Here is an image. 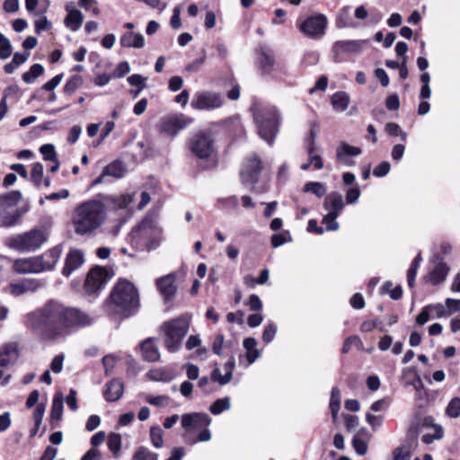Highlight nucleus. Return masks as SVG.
<instances>
[{"instance_id":"39","label":"nucleus","mask_w":460,"mask_h":460,"mask_svg":"<svg viewBox=\"0 0 460 460\" xmlns=\"http://www.w3.org/2000/svg\"><path fill=\"white\" fill-rule=\"evenodd\" d=\"M110 200L113 204L114 208L123 209L128 208V206L133 201V195L123 194L118 197H111Z\"/></svg>"},{"instance_id":"36","label":"nucleus","mask_w":460,"mask_h":460,"mask_svg":"<svg viewBox=\"0 0 460 460\" xmlns=\"http://www.w3.org/2000/svg\"><path fill=\"white\" fill-rule=\"evenodd\" d=\"M44 72V67L40 64H34L31 66L30 70L22 75V80L26 84L33 83L36 78L40 76Z\"/></svg>"},{"instance_id":"16","label":"nucleus","mask_w":460,"mask_h":460,"mask_svg":"<svg viewBox=\"0 0 460 460\" xmlns=\"http://www.w3.org/2000/svg\"><path fill=\"white\" fill-rule=\"evenodd\" d=\"M181 422L186 432H189L191 429L208 428L211 423V419L203 412L185 413L181 416Z\"/></svg>"},{"instance_id":"56","label":"nucleus","mask_w":460,"mask_h":460,"mask_svg":"<svg viewBox=\"0 0 460 460\" xmlns=\"http://www.w3.org/2000/svg\"><path fill=\"white\" fill-rule=\"evenodd\" d=\"M46 406L42 403H40L36 406L33 411V420L34 424L37 428H40L42 422V419L45 413Z\"/></svg>"},{"instance_id":"33","label":"nucleus","mask_w":460,"mask_h":460,"mask_svg":"<svg viewBox=\"0 0 460 460\" xmlns=\"http://www.w3.org/2000/svg\"><path fill=\"white\" fill-rule=\"evenodd\" d=\"M231 407V401L229 397H224L216 400L209 407V411L213 415H218L224 411L229 410Z\"/></svg>"},{"instance_id":"9","label":"nucleus","mask_w":460,"mask_h":460,"mask_svg":"<svg viewBox=\"0 0 460 460\" xmlns=\"http://www.w3.org/2000/svg\"><path fill=\"white\" fill-rule=\"evenodd\" d=\"M327 23L326 16L322 13H317L300 22L297 27L306 37L318 40L325 34Z\"/></svg>"},{"instance_id":"64","label":"nucleus","mask_w":460,"mask_h":460,"mask_svg":"<svg viewBox=\"0 0 460 460\" xmlns=\"http://www.w3.org/2000/svg\"><path fill=\"white\" fill-rule=\"evenodd\" d=\"M247 305L250 306V310L253 312H259L262 308V303L255 294L250 296Z\"/></svg>"},{"instance_id":"25","label":"nucleus","mask_w":460,"mask_h":460,"mask_svg":"<svg viewBox=\"0 0 460 460\" xmlns=\"http://www.w3.org/2000/svg\"><path fill=\"white\" fill-rule=\"evenodd\" d=\"M362 153L361 149L357 146H349L345 142H341L337 148V159L348 166L354 164V162L349 159L350 156H358Z\"/></svg>"},{"instance_id":"41","label":"nucleus","mask_w":460,"mask_h":460,"mask_svg":"<svg viewBox=\"0 0 460 460\" xmlns=\"http://www.w3.org/2000/svg\"><path fill=\"white\" fill-rule=\"evenodd\" d=\"M133 460H158V455L150 451L147 447H138L133 455Z\"/></svg>"},{"instance_id":"2","label":"nucleus","mask_w":460,"mask_h":460,"mask_svg":"<svg viewBox=\"0 0 460 460\" xmlns=\"http://www.w3.org/2000/svg\"><path fill=\"white\" fill-rule=\"evenodd\" d=\"M106 219V208L102 201L90 199L78 205L73 215V225L77 234H89L98 229Z\"/></svg>"},{"instance_id":"24","label":"nucleus","mask_w":460,"mask_h":460,"mask_svg":"<svg viewBox=\"0 0 460 460\" xmlns=\"http://www.w3.org/2000/svg\"><path fill=\"white\" fill-rule=\"evenodd\" d=\"M142 358L146 361L155 362L160 358V351L155 339L147 338L140 344Z\"/></svg>"},{"instance_id":"50","label":"nucleus","mask_w":460,"mask_h":460,"mask_svg":"<svg viewBox=\"0 0 460 460\" xmlns=\"http://www.w3.org/2000/svg\"><path fill=\"white\" fill-rule=\"evenodd\" d=\"M339 216L332 214H326L323 219L322 223L325 226L327 231H336L339 229V224L336 221Z\"/></svg>"},{"instance_id":"35","label":"nucleus","mask_w":460,"mask_h":460,"mask_svg":"<svg viewBox=\"0 0 460 460\" xmlns=\"http://www.w3.org/2000/svg\"><path fill=\"white\" fill-rule=\"evenodd\" d=\"M63 413V396L61 394H56L53 398L51 412V419L57 420L58 421L61 420Z\"/></svg>"},{"instance_id":"19","label":"nucleus","mask_w":460,"mask_h":460,"mask_svg":"<svg viewBox=\"0 0 460 460\" xmlns=\"http://www.w3.org/2000/svg\"><path fill=\"white\" fill-rule=\"evenodd\" d=\"M175 279V275L173 273H170L156 280V288L164 301H168L174 296L177 290Z\"/></svg>"},{"instance_id":"44","label":"nucleus","mask_w":460,"mask_h":460,"mask_svg":"<svg viewBox=\"0 0 460 460\" xmlns=\"http://www.w3.org/2000/svg\"><path fill=\"white\" fill-rule=\"evenodd\" d=\"M12 44L2 32H0V58L7 59L12 54Z\"/></svg>"},{"instance_id":"13","label":"nucleus","mask_w":460,"mask_h":460,"mask_svg":"<svg viewBox=\"0 0 460 460\" xmlns=\"http://www.w3.org/2000/svg\"><path fill=\"white\" fill-rule=\"evenodd\" d=\"M192 121V119L187 118L183 114L172 115L160 121V130L168 136L175 137L180 130L185 128Z\"/></svg>"},{"instance_id":"48","label":"nucleus","mask_w":460,"mask_h":460,"mask_svg":"<svg viewBox=\"0 0 460 460\" xmlns=\"http://www.w3.org/2000/svg\"><path fill=\"white\" fill-rule=\"evenodd\" d=\"M277 330L278 327L274 323H267L262 333V341L267 344L271 342L277 333Z\"/></svg>"},{"instance_id":"30","label":"nucleus","mask_w":460,"mask_h":460,"mask_svg":"<svg viewBox=\"0 0 460 460\" xmlns=\"http://www.w3.org/2000/svg\"><path fill=\"white\" fill-rule=\"evenodd\" d=\"M256 64L262 74L269 75L274 69L275 59L270 53L262 51L258 57Z\"/></svg>"},{"instance_id":"61","label":"nucleus","mask_w":460,"mask_h":460,"mask_svg":"<svg viewBox=\"0 0 460 460\" xmlns=\"http://www.w3.org/2000/svg\"><path fill=\"white\" fill-rule=\"evenodd\" d=\"M129 71H130V66H129L128 62L124 61V62L119 63L117 66V67L113 71V76L116 78H120V77H123L128 73H129Z\"/></svg>"},{"instance_id":"42","label":"nucleus","mask_w":460,"mask_h":460,"mask_svg":"<svg viewBox=\"0 0 460 460\" xmlns=\"http://www.w3.org/2000/svg\"><path fill=\"white\" fill-rule=\"evenodd\" d=\"M83 84V78L80 75H73L67 80L64 86L65 93L71 95L73 94Z\"/></svg>"},{"instance_id":"22","label":"nucleus","mask_w":460,"mask_h":460,"mask_svg":"<svg viewBox=\"0 0 460 460\" xmlns=\"http://www.w3.org/2000/svg\"><path fill=\"white\" fill-rule=\"evenodd\" d=\"M126 170L120 162H113L104 167L102 174L94 180L93 184L97 185L104 182L108 176L115 179L122 178Z\"/></svg>"},{"instance_id":"23","label":"nucleus","mask_w":460,"mask_h":460,"mask_svg":"<svg viewBox=\"0 0 460 460\" xmlns=\"http://www.w3.org/2000/svg\"><path fill=\"white\" fill-rule=\"evenodd\" d=\"M124 393V384L120 379L114 378L105 385L103 395L108 402L119 400Z\"/></svg>"},{"instance_id":"18","label":"nucleus","mask_w":460,"mask_h":460,"mask_svg":"<svg viewBox=\"0 0 460 460\" xmlns=\"http://www.w3.org/2000/svg\"><path fill=\"white\" fill-rule=\"evenodd\" d=\"M46 281L39 279H26L19 283L10 284V293L13 296H19L27 292H35L45 287Z\"/></svg>"},{"instance_id":"29","label":"nucleus","mask_w":460,"mask_h":460,"mask_svg":"<svg viewBox=\"0 0 460 460\" xmlns=\"http://www.w3.org/2000/svg\"><path fill=\"white\" fill-rule=\"evenodd\" d=\"M62 252V249L59 246H55L52 249L46 252L41 256H39L41 259V262L44 266L45 270H51L56 266L58 261L60 255Z\"/></svg>"},{"instance_id":"7","label":"nucleus","mask_w":460,"mask_h":460,"mask_svg":"<svg viewBox=\"0 0 460 460\" xmlns=\"http://www.w3.org/2000/svg\"><path fill=\"white\" fill-rule=\"evenodd\" d=\"M261 137L271 145L279 132V114L274 108H266L254 115Z\"/></svg>"},{"instance_id":"17","label":"nucleus","mask_w":460,"mask_h":460,"mask_svg":"<svg viewBox=\"0 0 460 460\" xmlns=\"http://www.w3.org/2000/svg\"><path fill=\"white\" fill-rule=\"evenodd\" d=\"M13 269L20 274L40 273L45 271L41 259H40L39 256L16 260L13 263Z\"/></svg>"},{"instance_id":"51","label":"nucleus","mask_w":460,"mask_h":460,"mask_svg":"<svg viewBox=\"0 0 460 460\" xmlns=\"http://www.w3.org/2000/svg\"><path fill=\"white\" fill-rule=\"evenodd\" d=\"M108 447L110 450L117 455L121 447V438L119 434L112 433L109 436Z\"/></svg>"},{"instance_id":"11","label":"nucleus","mask_w":460,"mask_h":460,"mask_svg":"<svg viewBox=\"0 0 460 460\" xmlns=\"http://www.w3.org/2000/svg\"><path fill=\"white\" fill-rule=\"evenodd\" d=\"M192 153L200 159L208 158L214 152V140L210 133L199 132L190 143Z\"/></svg>"},{"instance_id":"26","label":"nucleus","mask_w":460,"mask_h":460,"mask_svg":"<svg viewBox=\"0 0 460 460\" xmlns=\"http://www.w3.org/2000/svg\"><path fill=\"white\" fill-rule=\"evenodd\" d=\"M18 358L17 345L13 342L3 345L0 348V367H4L13 363Z\"/></svg>"},{"instance_id":"53","label":"nucleus","mask_w":460,"mask_h":460,"mask_svg":"<svg viewBox=\"0 0 460 460\" xmlns=\"http://www.w3.org/2000/svg\"><path fill=\"white\" fill-rule=\"evenodd\" d=\"M394 460H410L411 452L406 447H396L393 452Z\"/></svg>"},{"instance_id":"46","label":"nucleus","mask_w":460,"mask_h":460,"mask_svg":"<svg viewBox=\"0 0 460 460\" xmlns=\"http://www.w3.org/2000/svg\"><path fill=\"white\" fill-rule=\"evenodd\" d=\"M392 288L391 282H386L383 285L381 288L382 293H389V296L394 300H398L401 298L402 295V289L401 286H397L393 289H390Z\"/></svg>"},{"instance_id":"20","label":"nucleus","mask_w":460,"mask_h":460,"mask_svg":"<svg viewBox=\"0 0 460 460\" xmlns=\"http://www.w3.org/2000/svg\"><path fill=\"white\" fill-rule=\"evenodd\" d=\"M323 208L328 214L340 216L341 212L344 208L342 195L337 191L329 193L324 199Z\"/></svg>"},{"instance_id":"40","label":"nucleus","mask_w":460,"mask_h":460,"mask_svg":"<svg viewBox=\"0 0 460 460\" xmlns=\"http://www.w3.org/2000/svg\"><path fill=\"white\" fill-rule=\"evenodd\" d=\"M304 191L311 192L318 198H322L326 193V189L322 182L310 181L304 186Z\"/></svg>"},{"instance_id":"31","label":"nucleus","mask_w":460,"mask_h":460,"mask_svg":"<svg viewBox=\"0 0 460 460\" xmlns=\"http://www.w3.org/2000/svg\"><path fill=\"white\" fill-rule=\"evenodd\" d=\"M257 341L254 338H246L243 341V347L246 349V358L249 365H252L261 356L260 351L256 349Z\"/></svg>"},{"instance_id":"49","label":"nucleus","mask_w":460,"mask_h":460,"mask_svg":"<svg viewBox=\"0 0 460 460\" xmlns=\"http://www.w3.org/2000/svg\"><path fill=\"white\" fill-rule=\"evenodd\" d=\"M317 134H318V127L316 124L314 123L310 129L309 136L305 139V147H306L307 152H311L312 150H316L314 141L317 137Z\"/></svg>"},{"instance_id":"28","label":"nucleus","mask_w":460,"mask_h":460,"mask_svg":"<svg viewBox=\"0 0 460 460\" xmlns=\"http://www.w3.org/2000/svg\"><path fill=\"white\" fill-rule=\"evenodd\" d=\"M119 44L123 48L141 49L145 46V39L140 33L129 31L120 37Z\"/></svg>"},{"instance_id":"62","label":"nucleus","mask_w":460,"mask_h":460,"mask_svg":"<svg viewBox=\"0 0 460 460\" xmlns=\"http://www.w3.org/2000/svg\"><path fill=\"white\" fill-rule=\"evenodd\" d=\"M146 78L138 74H134L128 77V82L132 86H137L138 88L144 89L146 84Z\"/></svg>"},{"instance_id":"37","label":"nucleus","mask_w":460,"mask_h":460,"mask_svg":"<svg viewBox=\"0 0 460 460\" xmlns=\"http://www.w3.org/2000/svg\"><path fill=\"white\" fill-rule=\"evenodd\" d=\"M445 413L451 419H456L460 416V397H453L447 403Z\"/></svg>"},{"instance_id":"63","label":"nucleus","mask_w":460,"mask_h":460,"mask_svg":"<svg viewBox=\"0 0 460 460\" xmlns=\"http://www.w3.org/2000/svg\"><path fill=\"white\" fill-rule=\"evenodd\" d=\"M445 304L449 315L460 312V299L447 298Z\"/></svg>"},{"instance_id":"54","label":"nucleus","mask_w":460,"mask_h":460,"mask_svg":"<svg viewBox=\"0 0 460 460\" xmlns=\"http://www.w3.org/2000/svg\"><path fill=\"white\" fill-rule=\"evenodd\" d=\"M383 416H376L370 412L366 413V420L373 430L379 429L383 424Z\"/></svg>"},{"instance_id":"1","label":"nucleus","mask_w":460,"mask_h":460,"mask_svg":"<svg viewBox=\"0 0 460 460\" xmlns=\"http://www.w3.org/2000/svg\"><path fill=\"white\" fill-rule=\"evenodd\" d=\"M93 318L87 313L57 300H49L24 315V324L43 341H53L72 331L91 325Z\"/></svg>"},{"instance_id":"12","label":"nucleus","mask_w":460,"mask_h":460,"mask_svg":"<svg viewBox=\"0 0 460 460\" xmlns=\"http://www.w3.org/2000/svg\"><path fill=\"white\" fill-rule=\"evenodd\" d=\"M261 171V162L257 155H252L245 160L240 172L243 185L252 186L259 181Z\"/></svg>"},{"instance_id":"3","label":"nucleus","mask_w":460,"mask_h":460,"mask_svg":"<svg viewBox=\"0 0 460 460\" xmlns=\"http://www.w3.org/2000/svg\"><path fill=\"white\" fill-rule=\"evenodd\" d=\"M139 295L137 288L128 280H119L112 289L106 310L111 314L128 317L139 307Z\"/></svg>"},{"instance_id":"4","label":"nucleus","mask_w":460,"mask_h":460,"mask_svg":"<svg viewBox=\"0 0 460 460\" xmlns=\"http://www.w3.org/2000/svg\"><path fill=\"white\" fill-rule=\"evenodd\" d=\"M163 230L154 217H146L129 234V242L136 250L151 252L162 243Z\"/></svg>"},{"instance_id":"43","label":"nucleus","mask_w":460,"mask_h":460,"mask_svg":"<svg viewBox=\"0 0 460 460\" xmlns=\"http://www.w3.org/2000/svg\"><path fill=\"white\" fill-rule=\"evenodd\" d=\"M44 168L40 163H35L31 172V181L32 183L40 187L43 180Z\"/></svg>"},{"instance_id":"15","label":"nucleus","mask_w":460,"mask_h":460,"mask_svg":"<svg viewBox=\"0 0 460 460\" xmlns=\"http://www.w3.org/2000/svg\"><path fill=\"white\" fill-rule=\"evenodd\" d=\"M108 279V272L102 267L92 270L86 278L84 288L87 293L94 294L101 290Z\"/></svg>"},{"instance_id":"14","label":"nucleus","mask_w":460,"mask_h":460,"mask_svg":"<svg viewBox=\"0 0 460 460\" xmlns=\"http://www.w3.org/2000/svg\"><path fill=\"white\" fill-rule=\"evenodd\" d=\"M365 40H337L332 45V52L336 59H339L343 54H358L367 44Z\"/></svg>"},{"instance_id":"5","label":"nucleus","mask_w":460,"mask_h":460,"mask_svg":"<svg viewBox=\"0 0 460 460\" xmlns=\"http://www.w3.org/2000/svg\"><path fill=\"white\" fill-rule=\"evenodd\" d=\"M22 197L19 190L0 195V227L10 228L18 225L22 216L29 210V206L17 208Z\"/></svg>"},{"instance_id":"58","label":"nucleus","mask_w":460,"mask_h":460,"mask_svg":"<svg viewBox=\"0 0 460 460\" xmlns=\"http://www.w3.org/2000/svg\"><path fill=\"white\" fill-rule=\"evenodd\" d=\"M146 401L151 405L163 406L168 402L169 397L167 395H158V396L147 395L146 397Z\"/></svg>"},{"instance_id":"59","label":"nucleus","mask_w":460,"mask_h":460,"mask_svg":"<svg viewBox=\"0 0 460 460\" xmlns=\"http://www.w3.org/2000/svg\"><path fill=\"white\" fill-rule=\"evenodd\" d=\"M224 341L225 339L223 334H217L215 337L212 344V350L216 355L221 356L223 354Z\"/></svg>"},{"instance_id":"38","label":"nucleus","mask_w":460,"mask_h":460,"mask_svg":"<svg viewBox=\"0 0 460 460\" xmlns=\"http://www.w3.org/2000/svg\"><path fill=\"white\" fill-rule=\"evenodd\" d=\"M422 261L420 253H419L411 262L410 269L407 273V282L410 288H413L415 285V279L417 275V270L420 267V263Z\"/></svg>"},{"instance_id":"47","label":"nucleus","mask_w":460,"mask_h":460,"mask_svg":"<svg viewBox=\"0 0 460 460\" xmlns=\"http://www.w3.org/2000/svg\"><path fill=\"white\" fill-rule=\"evenodd\" d=\"M40 152L43 155L44 160L46 161H56L58 159L57 153L55 150V146L52 144H45L40 146Z\"/></svg>"},{"instance_id":"6","label":"nucleus","mask_w":460,"mask_h":460,"mask_svg":"<svg viewBox=\"0 0 460 460\" xmlns=\"http://www.w3.org/2000/svg\"><path fill=\"white\" fill-rule=\"evenodd\" d=\"M190 323L189 314H182L163 323L161 331L164 334V344L169 352L174 353L180 349L182 340L189 332Z\"/></svg>"},{"instance_id":"27","label":"nucleus","mask_w":460,"mask_h":460,"mask_svg":"<svg viewBox=\"0 0 460 460\" xmlns=\"http://www.w3.org/2000/svg\"><path fill=\"white\" fill-rule=\"evenodd\" d=\"M67 14L65 18V25L72 31H77L84 22L82 12L75 8L66 7Z\"/></svg>"},{"instance_id":"57","label":"nucleus","mask_w":460,"mask_h":460,"mask_svg":"<svg viewBox=\"0 0 460 460\" xmlns=\"http://www.w3.org/2000/svg\"><path fill=\"white\" fill-rule=\"evenodd\" d=\"M359 344H361V341L358 336H349L344 341L341 351L343 354H347L350 350L352 345L358 346Z\"/></svg>"},{"instance_id":"10","label":"nucleus","mask_w":460,"mask_h":460,"mask_svg":"<svg viewBox=\"0 0 460 460\" xmlns=\"http://www.w3.org/2000/svg\"><path fill=\"white\" fill-rule=\"evenodd\" d=\"M224 103L221 93L210 91L197 93L191 101V107L200 111H211L220 108Z\"/></svg>"},{"instance_id":"60","label":"nucleus","mask_w":460,"mask_h":460,"mask_svg":"<svg viewBox=\"0 0 460 460\" xmlns=\"http://www.w3.org/2000/svg\"><path fill=\"white\" fill-rule=\"evenodd\" d=\"M217 202L225 208H237L238 207V198L235 195L218 199Z\"/></svg>"},{"instance_id":"32","label":"nucleus","mask_w":460,"mask_h":460,"mask_svg":"<svg viewBox=\"0 0 460 460\" xmlns=\"http://www.w3.org/2000/svg\"><path fill=\"white\" fill-rule=\"evenodd\" d=\"M349 102V95L344 92H339L332 95V104L334 110L339 111H344L347 110Z\"/></svg>"},{"instance_id":"55","label":"nucleus","mask_w":460,"mask_h":460,"mask_svg":"<svg viewBox=\"0 0 460 460\" xmlns=\"http://www.w3.org/2000/svg\"><path fill=\"white\" fill-rule=\"evenodd\" d=\"M206 53L203 52L202 56L193 61H191L187 66H186V70L188 72H190V73H197L200 67L202 66V65L205 63L206 61Z\"/></svg>"},{"instance_id":"8","label":"nucleus","mask_w":460,"mask_h":460,"mask_svg":"<svg viewBox=\"0 0 460 460\" xmlns=\"http://www.w3.org/2000/svg\"><path fill=\"white\" fill-rule=\"evenodd\" d=\"M45 231L34 228L23 234L10 236L6 244L8 247L21 252H33L39 249L46 241Z\"/></svg>"},{"instance_id":"21","label":"nucleus","mask_w":460,"mask_h":460,"mask_svg":"<svg viewBox=\"0 0 460 460\" xmlns=\"http://www.w3.org/2000/svg\"><path fill=\"white\" fill-rule=\"evenodd\" d=\"M84 262V254L79 250L70 251L66 258L63 275L69 277L73 271L80 268Z\"/></svg>"},{"instance_id":"34","label":"nucleus","mask_w":460,"mask_h":460,"mask_svg":"<svg viewBox=\"0 0 460 460\" xmlns=\"http://www.w3.org/2000/svg\"><path fill=\"white\" fill-rule=\"evenodd\" d=\"M147 376L149 379L157 382H170L173 379V375L163 368L150 370Z\"/></svg>"},{"instance_id":"52","label":"nucleus","mask_w":460,"mask_h":460,"mask_svg":"<svg viewBox=\"0 0 460 460\" xmlns=\"http://www.w3.org/2000/svg\"><path fill=\"white\" fill-rule=\"evenodd\" d=\"M352 446L357 454L359 456H364L367 452V444L366 441L358 438V435L353 437Z\"/></svg>"},{"instance_id":"45","label":"nucleus","mask_w":460,"mask_h":460,"mask_svg":"<svg viewBox=\"0 0 460 460\" xmlns=\"http://www.w3.org/2000/svg\"><path fill=\"white\" fill-rule=\"evenodd\" d=\"M164 433L160 427H152L150 429V439L155 448H161L164 445Z\"/></svg>"}]
</instances>
